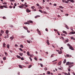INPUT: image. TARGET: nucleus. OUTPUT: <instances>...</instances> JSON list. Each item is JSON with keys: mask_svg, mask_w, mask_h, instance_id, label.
Masks as SVG:
<instances>
[{"mask_svg": "<svg viewBox=\"0 0 75 75\" xmlns=\"http://www.w3.org/2000/svg\"><path fill=\"white\" fill-rule=\"evenodd\" d=\"M57 61V59L54 60L52 61V62H55V61Z\"/></svg>", "mask_w": 75, "mask_h": 75, "instance_id": "obj_45", "label": "nucleus"}, {"mask_svg": "<svg viewBox=\"0 0 75 75\" xmlns=\"http://www.w3.org/2000/svg\"><path fill=\"white\" fill-rule=\"evenodd\" d=\"M54 31H58V30L56 29H54Z\"/></svg>", "mask_w": 75, "mask_h": 75, "instance_id": "obj_60", "label": "nucleus"}, {"mask_svg": "<svg viewBox=\"0 0 75 75\" xmlns=\"http://www.w3.org/2000/svg\"><path fill=\"white\" fill-rule=\"evenodd\" d=\"M10 27H11V28H13V25H11L10 26Z\"/></svg>", "mask_w": 75, "mask_h": 75, "instance_id": "obj_36", "label": "nucleus"}, {"mask_svg": "<svg viewBox=\"0 0 75 75\" xmlns=\"http://www.w3.org/2000/svg\"><path fill=\"white\" fill-rule=\"evenodd\" d=\"M19 67L20 68H23V67L21 65H19Z\"/></svg>", "mask_w": 75, "mask_h": 75, "instance_id": "obj_25", "label": "nucleus"}, {"mask_svg": "<svg viewBox=\"0 0 75 75\" xmlns=\"http://www.w3.org/2000/svg\"><path fill=\"white\" fill-rule=\"evenodd\" d=\"M59 8H62V9L64 8V7H63L61 6H59Z\"/></svg>", "mask_w": 75, "mask_h": 75, "instance_id": "obj_26", "label": "nucleus"}, {"mask_svg": "<svg viewBox=\"0 0 75 75\" xmlns=\"http://www.w3.org/2000/svg\"><path fill=\"white\" fill-rule=\"evenodd\" d=\"M3 6L4 7V8H7V5H3Z\"/></svg>", "mask_w": 75, "mask_h": 75, "instance_id": "obj_11", "label": "nucleus"}, {"mask_svg": "<svg viewBox=\"0 0 75 75\" xmlns=\"http://www.w3.org/2000/svg\"><path fill=\"white\" fill-rule=\"evenodd\" d=\"M65 16H69V14H65Z\"/></svg>", "mask_w": 75, "mask_h": 75, "instance_id": "obj_39", "label": "nucleus"}, {"mask_svg": "<svg viewBox=\"0 0 75 75\" xmlns=\"http://www.w3.org/2000/svg\"><path fill=\"white\" fill-rule=\"evenodd\" d=\"M66 62H67V60H66V59H64L63 61V63L65 64V63H66Z\"/></svg>", "mask_w": 75, "mask_h": 75, "instance_id": "obj_15", "label": "nucleus"}, {"mask_svg": "<svg viewBox=\"0 0 75 75\" xmlns=\"http://www.w3.org/2000/svg\"><path fill=\"white\" fill-rule=\"evenodd\" d=\"M5 38H8V35H7V37H6V36L5 37Z\"/></svg>", "mask_w": 75, "mask_h": 75, "instance_id": "obj_50", "label": "nucleus"}, {"mask_svg": "<svg viewBox=\"0 0 75 75\" xmlns=\"http://www.w3.org/2000/svg\"><path fill=\"white\" fill-rule=\"evenodd\" d=\"M32 67V65H30L28 67V68H30Z\"/></svg>", "mask_w": 75, "mask_h": 75, "instance_id": "obj_29", "label": "nucleus"}, {"mask_svg": "<svg viewBox=\"0 0 75 75\" xmlns=\"http://www.w3.org/2000/svg\"><path fill=\"white\" fill-rule=\"evenodd\" d=\"M61 61H60L58 63V65H61Z\"/></svg>", "mask_w": 75, "mask_h": 75, "instance_id": "obj_12", "label": "nucleus"}, {"mask_svg": "<svg viewBox=\"0 0 75 75\" xmlns=\"http://www.w3.org/2000/svg\"><path fill=\"white\" fill-rule=\"evenodd\" d=\"M20 47L21 48H23L24 47L23 46V45H20Z\"/></svg>", "mask_w": 75, "mask_h": 75, "instance_id": "obj_32", "label": "nucleus"}, {"mask_svg": "<svg viewBox=\"0 0 75 75\" xmlns=\"http://www.w3.org/2000/svg\"><path fill=\"white\" fill-rule=\"evenodd\" d=\"M54 6H57V4H54Z\"/></svg>", "mask_w": 75, "mask_h": 75, "instance_id": "obj_57", "label": "nucleus"}, {"mask_svg": "<svg viewBox=\"0 0 75 75\" xmlns=\"http://www.w3.org/2000/svg\"><path fill=\"white\" fill-rule=\"evenodd\" d=\"M36 5L37 6H40V5L38 4H37Z\"/></svg>", "mask_w": 75, "mask_h": 75, "instance_id": "obj_49", "label": "nucleus"}, {"mask_svg": "<svg viewBox=\"0 0 75 75\" xmlns=\"http://www.w3.org/2000/svg\"><path fill=\"white\" fill-rule=\"evenodd\" d=\"M23 53H19V54L20 55V56H23Z\"/></svg>", "mask_w": 75, "mask_h": 75, "instance_id": "obj_24", "label": "nucleus"}, {"mask_svg": "<svg viewBox=\"0 0 75 75\" xmlns=\"http://www.w3.org/2000/svg\"><path fill=\"white\" fill-rule=\"evenodd\" d=\"M3 18L4 19H6V17H5V16H4V17H3Z\"/></svg>", "mask_w": 75, "mask_h": 75, "instance_id": "obj_58", "label": "nucleus"}, {"mask_svg": "<svg viewBox=\"0 0 75 75\" xmlns=\"http://www.w3.org/2000/svg\"><path fill=\"white\" fill-rule=\"evenodd\" d=\"M27 54L28 56H30V52H27Z\"/></svg>", "mask_w": 75, "mask_h": 75, "instance_id": "obj_19", "label": "nucleus"}, {"mask_svg": "<svg viewBox=\"0 0 75 75\" xmlns=\"http://www.w3.org/2000/svg\"><path fill=\"white\" fill-rule=\"evenodd\" d=\"M62 52L61 51H59L58 52V53L59 54H62Z\"/></svg>", "mask_w": 75, "mask_h": 75, "instance_id": "obj_22", "label": "nucleus"}, {"mask_svg": "<svg viewBox=\"0 0 75 75\" xmlns=\"http://www.w3.org/2000/svg\"><path fill=\"white\" fill-rule=\"evenodd\" d=\"M75 34V32H70L69 34Z\"/></svg>", "mask_w": 75, "mask_h": 75, "instance_id": "obj_5", "label": "nucleus"}, {"mask_svg": "<svg viewBox=\"0 0 75 75\" xmlns=\"http://www.w3.org/2000/svg\"><path fill=\"white\" fill-rule=\"evenodd\" d=\"M0 8L1 9H3V8H4L3 6H0Z\"/></svg>", "mask_w": 75, "mask_h": 75, "instance_id": "obj_20", "label": "nucleus"}, {"mask_svg": "<svg viewBox=\"0 0 75 75\" xmlns=\"http://www.w3.org/2000/svg\"><path fill=\"white\" fill-rule=\"evenodd\" d=\"M26 11L27 13H30V12H31V11L29 9H27L26 10Z\"/></svg>", "mask_w": 75, "mask_h": 75, "instance_id": "obj_6", "label": "nucleus"}, {"mask_svg": "<svg viewBox=\"0 0 75 75\" xmlns=\"http://www.w3.org/2000/svg\"><path fill=\"white\" fill-rule=\"evenodd\" d=\"M67 45L68 46H69V48H70V50H74V48L71 46L69 44H68Z\"/></svg>", "mask_w": 75, "mask_h": 75, "instance_id": "obj_3", "label": "nucleus"}, {"mask_svg": "<svg viewBox=\"0 0 75 75\" xmlns=\"http://www.w3.org/2000/svg\"><path fill=\"white\" fill-rule=\"evenodd\" d=\"M38 34L39 35H41V33H40V31L39 32H38Z\"/></svg>", "mask_w": 75, "mask_h": 75, "instance_id": "obj_43", "label": "nucleus"}, {"mask_svg": "<svg viewBox=\"0 0 75 75\" xmlns=\"http://www.w3.org/2000/svg\"><path fill=\"white\" fill-rule=\"evenodd\" d=\"M14 5L15 6H17V4H14Z\"/></svg>", "mask_w": 75, "mask_h": 75, "instance_id": "obj_62", "label": "nucleus"}, {"mask_svg": "<svg viewBox=\"0 0 75 75\" xmlns=\"http://www.w3.org/2000/svg\"><path fill=\"white\" fill-rule=\"evenodd\" d=\"M65 27L66 28H67V29H68V30L69 29V28L68 27V26L67 25H66L65 26Z\"/></svg>", "mask_w": 75, "mask_h": 75, "instance_id": "obj_13", "label": "nucleus"}, {"mask_svg": "<svg viewBox=\"0 0 75 75\" xmlns=\"http://www.w3.org/2000/svg\"><path fill=\"white\" fill-rule=\"evenodd\" d=\"M50 73L51 72H50V71H48L47 72V74L48 75H49V74H50Z\"/></svg>", "mask_w": 75, "mask_h": 75, "instance_id": "obj_21", "label": "nucleus"}, {"mask_svg": "<svg viewBox=\"0 0 75 75\" xmlns=\"http://www.w3.org/2000/svg\"><path fill=\"white\" fill-rule=\"evenodd\" d=\"M20 51H23V49H22L21 48H20Z\"/></svg>", "mask_w": 75, "mask_h": 75, "instance_id": "obj_48", "label": "nucleus"}, {"mask_svg": "<svg viewBox=\"0 0 75 75\" xmlns=\"http://www.w3.org/2000/svg\"><path fill=\"white\" fill-rule=\"evenodd\" d=\"M23 7H24V4H22L21 5V6H19V7L20 8H23Z\"/></svg>", "mask_w": 75, "mask_h": 75, "instance_id": "obj_4", "label": "nucleus"}, {"mask_svg": "<svg viewBox=\"0 0 75 75\" xmlns=\"http://www.w3.org/2000/svg\"><path fill=\"white\" fill-rule=\"evenodd\" d=\"M37 31L38 32H39L40 31V30H39V29H37Z\"/></svg>", "mask_w": 75, "mask_h": 75, "instance_id": "obj_59", "label": "nucleus"}, {"mask_svg": "<svg viewBox=\"0 0 75 75\" xmlns=\"http://www.w3.org/2000/svg\"><path fill=\"white\" fill-rule=\"evenodd\" d=\"M29 59H30L31 61H33V60H32V59H31V57H29Z\"/></svg>", "mask_w": 75, "mask_h": 75, "instance_id": "obj_44", "label": "nucleus"}, {"mask_svg": "<svg viewBox=\"0 0 75 75\" xmlns=\"http://www.w3.org/2000/svg\"><path fill=\"white\" fill-rule=\"evenodd\" d=\"M23 28H24V29H25V30H28V28H27V27L24 26L23 27Z\"/></svg>", "mask_w": 75, "mask_h": 75, "instance_id": "obj_10", "label": "nucleus"}, {"mask_svg": "<svg viewBox=\"0 0 75 75\" xmlns=\"http://www.w3.org/2000/svg\"><path fill=\"white\" fill-rule=\"evenodd\" d=\"M10 1H15L14 0H9Z\"/></svg>", "mask_w": 75, "mask_h": 75, "instance_id": "obj_38", "label": "nucleus"}, {"mask_svg": "<svg viewBox=\"0 0 75 75\" xmlns=\"http://www.w3.org/2000/svg\"><path fill=\"white\" fill-rule=\"evenodd\" d=\"M6 34H8V30H6Z\"/></svg>", "mask_w": 75, "mask_h": 75, "instance_id": "obj_27", "label": "nucleus"}, {"mask_svg": "<svg viewBox=\"0 0 75 75\" xmlns=\"http://www.w3.org/2000/svg\"><path fill=\"white\" fill-rule=\"evenodd\" d=\"M6 57H4L3 58L4 60H6Z\"/></svg>", "mask_w": 75, "mask_h": 75, "instance_id": "obj_46", "label": "nucleus"}, {"mask_svg": "<svg viewBox=\"0 0 75 75\" xmlns=\"http://www.w3.org/2000/svg\"><path fill=\"white\" fill-rule=\"evenodd\" d=\"M40 17V16L39 15H37L35 17V18H37V17Z\"/></svg>", "mask_w": 75, "mask_h": 75, "instance_id": "obj_9", "label": "nucleus"}, {"mask_svg": "<svg viewBox=\"0 0 75 75\" xmlns=\"http://www.w3.org/2000/svg\"><path fill=\"white\" fill-rule=\"evenodd\" d=\"M74 66V65H72L71 66H69V68H71V67H72Z\"/></svg>", "mask_w": 75, "mask_h": 75, "instance_id": "obj_14", "label": "nucleus"}, {"mask_svg": "<svg viewBox=\"0 0 75 75\" xmlns=\"http://www.w3.org/2000/svg\"><path fill=\"white\" fill-rule=\"evenodd\" d=\"M13 39H14V37H10V39H11V40H13Z\"/></svg>", "mask_w": 75, "mask_h": 75, "instance_id": "obj_28", "label": "nucleus"}, {"mask_svg": "<svg viewBox=\"0 0 75 75\" xmlns=\"http://www.w3.org/2000/svg\"><path fill=\"white\" fill-rule=\"evenodd\" d=\"M15 46L16 47H18V45H17V44H15Z\"/></svg>", "mask_w": 75, "mask_h": 75, "instance_id": "obj_52", "label": "nucleus"}, {"mask_svg": "<svg viewBox=\"0 0 75 75\" xmlns=\"http://www.w3.org/2000/svg\"><path fill=\"white\" fill-rule=\"evenodd\" d=\"M27 42H28V43H29V44H30V41L29 40H27Z\"/></svg>", "mask_w": 75, "mask_h": 75, "instance_id": "obj_40", "label": "nucleus"}, {"mask_svg": "<svg viewBox=\"0 0 75 75\" xmlns=\"http://www.w3.org/2000/svg\"><path fill=\"white\" fill-rule=\"evenodd\" d=\"M45 30L46 31H48V29H47V28H46L45 29Z\"/></svg>", "mask_w": 75, "mask_h": 75, "instance_id": "obj_61", "label": "nucleus"}, {"mask_svg": "<svg viewBox=\"0 0 75 75\" xmlns=\"http://www.w3.org/2000/svg\"><path fill=\"white\" fill-rule=\"evenodd\" d=\"M46 43L48 45H50V42H49V40H47Z\"/></svg>", "mask_w": 75, "mask_h": 75, "instance_id": "obj_7", "label": "nucleus"}, {"mask_svg": "<svg viewBox=\"0 0 75 75\" xmlns=\"http://www.w3.org/2000/svg\"><path fill=\"white\" fill-rule=\"evenodd\" d=\"M9 8H13V6H9Z\"/></svg>", "mask_w": 75, "mask_h": 75, "instance_id": "obj_41", "label": "nucleus"}, {"mask_svg": "<svg viewBox=\"0 0 75 75\" xmlns=\"http://www.w3.org/2000/svg\"><path fill=\"white\" fill-rule=\"evenodd\" d=\"M70 2H71V3H74V0H70Z\"/></svg>", "mask_w": 75, "mask_h": 75, "instance_id": "obj_23", "label": "nucleus"}, {"mask_svg": "<svg viewBox=\"0 0 75 75\" xmlns=\"http://www.w3.org/2000/svg\"><path fill=\"white\" fill-rule=\"evenodd\" d=\"M33 21H28L27 22H25L24 23L25 24H28V25H30V23H33Z\"/></svg>", "mask_w": 75, "mask_h": 75, "instance_id": "obj_1", "label": "nucleus"}, {"mask_svg": "<svg viewBox=\"0 0 75 75\" xmlns=\"http://www.w3.org/2000/svg\"><path fill=\"white\" fill-rule=\"evenodd\" d=\"M65 3H68V2L65 1Z\"/></svg>", "mask_w": 75, "mask_h": 75, "instance_id": "obj_56", "label": "nucleus"}, {"mask_svg": "<svg viewBox=\"0 0 75 75\" xmlns=\"http://www.w3.org/2000/svg\"><path fill=\"white\" fill-rule=\"evenodd\" d=\"M51 57H54V54H52L51 56Z\"/></svg>", "mask_w": 75, "mask_h": 75, "instance_id": "obj_53", "label": "nucleus"}, {"mask_svg": "<svg viewBox=\"0 0 75 75\" xmlns=\"http://www.w3.org/2000/svg\"><path fill=\"white\" fill-rule=\"evenodd\" d=\"M63 33H65V34H67V32H66V31H65L64 30L63 31Z\"/></svg>", "mask_w": 75, "mask_h": 75, "instance_id": "obj_16", "label": "nucleus"}, {"mask_svg": "<svg viewBox=\"0 0 75 75\" xmlns=\"http://www.w3.org/2000/svg\"><path fill=\"white\" fill-rule=\"evenodd\" d=\"M27 5V3L26 2H25V4L24 5V6H26Z\"/></svg>", "mask_w": 75, "mask_h": 75, "instance_id": "obj_47", "label": "nucleus"}, {"mask_svg": "<svg viewBox=\"0 0 75 75\" xmlns=\"http://www.w3.org/2000/svg\"><path fill=\"white\" fill-rule=\"evenodd\" d=\"M42 13H43V14H47V13L45 11H43Z\"/></svg>", "mask_w": 75, "mask_h": 75, "instance_id": "obj_31", "label": "nucleus"}, {"mask_svg": "<svg viewBox=\"0 0 75 75\" xmlns=\"http://www.w3.org/2000/svg\"><path fill=\"white\" fill-rule=\"evenodd\" d=\"M6 45L5 43H4L3 44V47H6Z\"/></svg>", "mask_w": 75, "mask_h": 75, "instance_id": "obj_18", "label": "nucleus"}, {"mask_svg": "<svg viewBox=\"0 0 75 75\" xmlns=\"http://www.w3.org/2000/svg\"><path fill=\"white\" fill-rule=\"evenodd\" d=\"M74 64V62H68L66 63V65H72V64Z\"/></svg>", "mask_w": 75, "mask_h": 75, "instance_id": "obj_2", "label": "nucleus"}, {"mask_svg": "<svg viewBox=\"0 0 75 75\" xmlns=\"http://www.w3.org/2000/svg\"><path fill=\"white\" fill-rule=\"evenodd\" d=\"M6 47L7 48L9 49L10 48V45L8 44H7L6 45Z\"/></svg>", "mask_w": 75, "mask_h": 75, "instance_id": "obj_8", "label": "nucleus"}, {"mask_svg": "<svg viewBox=\"0 0 75 75\" xmlns=\"http://www.w3.org/2000/svg\"><path fill=\"white\" fill-rule=\"evenodd\" d=\"M3 4H7V3L5 2L4 3H3Z\"/></svg>", "mask_w": 75, "mask_h": 75, "instance_id": "obj_37", "label": "nucleus"}, {"mask_svg": "<svg viewBox=\"0 0 75 75\" xmlns=\"http://www.w3.org/2000/svg\"><path fill=\"white\" fill-rule=\"evenodd\" d=\"M64 74H65V75H69L68 74H67L66 73H64Z\"/></svg>", "mask_w": 75, "mask_h": 75, "instance_id": "obj_63", "label": "nucleus"}, {"mask_svg": "<svg viewBox=\"0 0 75 75\" xmlns=\"http://www.w3.org/2000/svg\"><path fill=\"white\" fill-rule=\"evenodd\" d=\"M66 56H67V57L68 58V57H69V54H67Z\"/></svg>", "mask_w": 75, "mask_h": 75, "instance_id": "obj_42", "label": "nucleus"}, {"mask_svg": "<svg viewBox=\"0 0 75 75\" xmlns=\"http://www.w3.org/2000/svg\"><path fill=\"white\" fill-rule=\"evenodd\" d=\"M1 33L3 34L4 33V31L3 30H1Z\"/></svg>", "mask_w": 75, "mask_h": 75, "instance_id": "obj_34", "label": "nucleus"}, {"mask_svg": "<svg viewBox=\"0 0 75 75\" xmlns=\"http://www.w3.org/2000/svg\"><path fill=\"white\" fill-rule=\"evenodd\" d=\"M31 8L32 9H34V8H35V6H33L31 7Z\"/></svg>", "mask_w": 75, "mask_h": 75, "instance_id": "obj_30", "label": "nucleus"}, {"mask_svg": "<svg viewBox=\"0 0 75 75\" xmlns=\"http://www.w3.org/2000/svg\"><path fill=\"white\" fill-rule=\"evenodd\" d=\"M16 57L17 58H19V59H20V58H21V57L20 56H19L18 55H17L16 56Z\"/></svg>", "mask_w": 75, "mask_h": 75, "instance_id": "obj_17", "label": "nucleus"}, {"mask_svg": "<svg viewBox=\"0 0 75 75\" xmlns=\"http://www.w3.org/2000/svg\"><path fill=\"white\" fill-rule=\"evenodd\" d=\"M45 70H47L48 69H47V68L45 67Z\"/></svg>", "mask_w": 75, "mask_h": 75, "instance_id": "obj_55", "label": "nucleus"}, {"mask_svg": "<svg viewBox=\"0 0 75 75\" xmlns=\"http://www.w3.org/2000/svg\"><path fill=\"white\" fill-rule=\"evenodd\" d=\"M21 60H24V58L22 57L21 58Z\"/></svg>", "mask_w": 75, "mask_h": 75, "instance_id": "obj_54", "label": "nucleus"}, {"mask_svg": "<svg viewBox=\"0 0 75 75\" xmlns=\"http://www.w3.org/2000/svg\"><path fill=\"white\" fill-rule=\"evenodd\" d=\"M33 10V11H36V9H34Z\"/></svg>", "mask_w": 75, "mask_h": 75, "instance_id": "obj_64", "label": "nucleus"}, {"mask_svg": "<svg viewBox=\"0 0 75 75\" xmlns=\"http://www.w3.org/2000/svg\"><path fill=\"white\" fill-rule=\"evenodd\" d=\"M68 42V41L67 40H66L65 41V42H64V43L65 44H66V42Z\"/></svg>", "mask_w": 75, "mask_h": 75, "instance_id": "obj_33", "label": "nucleus"}, {"mask_svg": "<svg viewBox=\"0 0 75 75\" xmlns=\"http://www.w3.org/2000/svg\"><path fill=\"white\" fill-rule=\"evenodd\" d=\"M39 11L40 12V13H42V10H39Z\"/></svg>", "mask_w": 75, "mask_h": 75, "instance_id": "obj_35", "label": "nucleus"}, {"mask_svg": "<svg viewBox=\"0 0 75 75\" xmlns=\"http://www.w3.org/2000/svg\"><path fill=\"white\" fill-rule=\"evenodd\" d=\"M40 66L41 67H43V65L42 64H40Z\"/></svg>", "mask_w": 75, "mask_h": 75, "instance_id": "obj_51", "label": "nucleus"}]
</instances>
